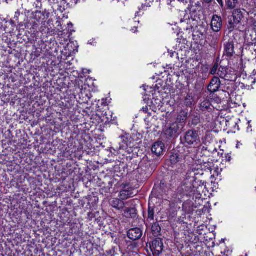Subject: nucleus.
Wrapping results in <instances>:
<instances>
[{
  "instance_id": "obj_7",
  "label": "nucleus",
  "mask_w": 256,
  "mask_h": 256,
  "mask_svg": "<svg viewBox=\"0 0 256 256\" xmlns=\"http://www.w3.org/2000/svg\"><path fill=\"white\" fill-rule=\"evenodd\" d=\"M142 235V230L138 228H131L128 232V237L132 240L140 239Z\"/></svg>"
},
{
  "instance_id": "obj_25",
  "label": "nucleus",
  "mask_w": 256,
  "mask_h": 256,
  "mask_svg": "<svg viewBox=\"0 0 256 256\" xmlns=\"http://www.w3.org/2000/svg\"><path fill=\"white\" fill-rule=\"evenodd\" d=\"M170 160L172 164H176L180 161V158L178 154H174L170 157Z\"/></svg>"
},
{
  "instance_id": "obj_32",
  "label": "nucleus",
  "mask_w": 256,
  "mask_h": 256,
  "mask_svg": "<svg viewBox=\"0 0 256 256\" xmlns=\"http://www.w3.org/2000/svg\"><path fill=\"white\" fill-rule=\"evenodd\" d=\"M218 4L222 6H223V2L222 0H216Z\"/></svg>"
},
{
  "instance_id": "obj_8",
  "label": "nucleus",
  "mask_w": 256,
  "mask_h": 256,
  "mask_svg": "<svg viewBox=\"0 0 256 256\" xmlns=\"http://www.w3.org/2000/svg\"><path fill=\"white\" fill-rule=\"evenodd\" d=\"M220 85V81L218 77H214L208 86V90L212 93L217 92Z\"/></svg>"
},
{
  "instance_id": "obj_12",
  "label": "nucleus",
  "mask_w": 256,
  "mask_h": 256,
  "mask_svg": "<svg viewBox=\"0 0 256 256\" xmlns=\"http://www.w3.org/2000/svg\"><path fill=\"white\" fill-rule=\"evenodd\" d=\"M194 203L190 200H187L182 204V210L186 214H192L194 211Z\"/></svg>"
},
{
  "instance_id": "obj_35",
  "label": "nucleus",
  "mask_w": 256,
  "mask_h": 256,
  "mask_svg": "<svg viewBox=\"0 0 256 256\" xmlns=\"http://www.w3.org/2000/svg\"><path fill=\"white\" fill-rule=\"evenodd\" d=\"M206 2L209 3L211 2L212 0H204Z\"/></svg>"
},
{
  "instance_id": "obj_2",
  "label": "nucleus",
  "mask_w": 256,
  "mask_h": 256,
  "mask_svg": "<svg viewBox=\"0 0 256 256\" xmlns=\"http://www.w3.org/2000/svg\"><path fill=\"white\" fill-rule=\"evenodd\" d=\"M242 11L244 10L236 9L233 11L232 14L229 18L228 21V28L230 31L238 28V25L241 24V21L244 18Z\"/></svg>"
},
{
  "instance_id": "obj_6",
  "label": "nucleus",
  "mask_w": 256,
  "mask_h": 256,
  "mask_svg": "<svg viewBox=\"0 0 256 256\" xmlns=\"http://www.w3.org/2000/svg\"><path fill=\"white\" fill-rule=\"evenodd\" d=\"M222 19L220 16L214 14L211 20V28L215 32H218L222 28Z\"/></svg>"
},
{
  "instance_id": "obj_3",
  "label": "nucleus",
  "mask_w": 256,
  "mask_h": 256,
  "mask_svg": "<svg viewBox=\"0 0 256 256\" xmlns=\"http://www.w3.org/2000/svg\"><path fill=\"white\" fill-rule=\"evenodd\" d=\"M185 142L188 145L198 144L200 140L198 132L195 130H190L186 132L184 136Z\"/></svg>"
},
{
  "instance_id": "obj_13",
  "label": "nucleus",
  "mask_w": 256,
  "mask_h": 256,
  "mask_svg": "<svg viewBox=\"0 0 256 256\" xmlns=\"http://www.w3.org/2000/svg\"><path fill=\"white\" fill-rule=\"evenodd\" d=\"M224 51L229 56L233 55L234 53V44L232 42H228L224 44Z\"/></svg>"
},
{
  "instance_id": "obj_33",
  "label": "nucleus",
  "mask_w": 256,
  "mask_h": 256,
  "mask_svg": "<svg viewBox=\"0 0 256 256\" xmlns=\"http://www.w3.org/2000/svg\"><path fill=\"white\" fill-rule=\"evenodd\" d=\"M132 30L134 32H136L137 31V28L136 27H134V28H132Z\"/></svg>"
},
{
  "instance_id": "obj_19",
  "label": "nucleus",
  "mask_w": 256,
  "mask_h": 256,
  "mask_svg": "<svg viewBox=\"0 0 256 256\" xmlns=\"http://www.w3.org/2000/svg\"><path fill=\"white\" fill-rule=\"evenodd\" d=\"M228 69L224 67L220 66L216 74L220 78L224 79L228 72Z\"/></svg>"
},
{
  "instance_id": "obj_26",
  "label": "nucleus",
  "mask_w": 256,
  "mask_h": 256,
  "mask_svg": "<svg viewBox=\"0 0 256 256\" xmlns=\"http://www.w3.org/2000/svg\"><path fill=\"white\" fill-rule=\"evenodd\" d=\"M152 2L149 1L148 2H146L145 4H142V6L139 8L140 10H147V8L150 7L151 6Z\"/></svg>"
},
{
  "instance_id": "obj_16",
  "label": "nucleus",
  "mask_w": 256,
  "mask_h": 256,
  "mask_svg": "<svg viewBox=\"0 0 256 256\" xmlns=\"http://www.w3.org/2000/svg\"><path fill=\"white\" fill-rule=\"evenodd\" d=\"M124 216L127 218H134L136 216V210L133 208H127L124 211Z\"/></svg>"
},
{
  "instance_id": "obj_11",
  "label": "nucleus",
  "mask_w": 256,
  "mask_h": 256,
  "mask_svg": "<svg viewBox=\"0 0 256 256\" xmlns=\"http://www.w3.org/2000/svg\"><path fill=\"white\" fill-rule=\"evenodd\" d=\"M132 191L133 190L132 188L120 191L119 194L120 199L122 200H124L130 198L134 196Z\"/></svg>"
},
{
  "instance_id": "obj_37",
  "label": "nucleus",
  "mask_w": 256,
  "mask_h": 256,
  "mask_svg": "<svg viewBox=\"0 0 256 256\" xmlns=\"http://www.w3.org/2000/svg\"><path fill=\"white\" fill-rule=\"evenodd\" d=\"M215 43H216V42H214V43H212V44H210V45H211V46H212V45H214V44H215Z\"/></svg>"
},
{
  "instance_id": "obj_20",
  "label": "nucleus",
  "mask_w": 256,
  "mask_h": 256,
  "mask_svg": "<svg viewBox=\"0 0 256 256\" xmlns=\"http://www.w3.org/2000/svg\"><path fill=\"white\" fill-rule=\"evenodd\" d=\"M187 116V112H184V110H181L178 116H177V121L178 123H182L184 122L186 119Z\"/></svg>"
},
{
  "instance_id": "obj_15",
  "label": "nucleus",
  "mask_w": 256,
  "mask_h": 256,
  "mask_svg": "<svg viewBox=\"0 0 256 256\" xmlns=\"http://www.w3.org/2000/svg\"><path fill=\"white\" fill-rule=\"evenodd\" d=\"M228 72L224 78L225 80L228 81H234L236 80V76L235 72L232 70H228Z\"/></svg>"
},
{
  "instance_id": "obj_4",
  "label": "nucleus",
  "mask_w": 256,
  "mask_h": 256,
  "mask_svg": "<svg viewBox=\"0 0 256 256\" xmlns=\"http://www.w3.org/2000/svg\"><path fill=\"white\" fill-rule=\"evenodd\" d=\"M180 131V124L178 122H174L166 129L164 134L167 138H175L178 134Z\"/></svg>"
},
{
  "instance_id": "obj_1",
  "label": "nucleus",
  "mask_w": 256,
  "mask_h": 256,
  "mask_svg": "<svg viewBox=\"0 0 256 256\" xmlns=\"http://www.w3.org/2000/svg\"><path fill=\"white\" fill-rule=\"evenodd\" d=\"M194 174L193 172L187 174L186 178L181 186V190L184 195L191 196L200 192L198 189L200 185L198 186V182L196 181Z\"/></svg>"
},
{
  "instance_id": "obj_27",
  "label": "nucleus",
  "mask_w": 256,
  "mask_h": 256,
  "mask_svg": "<svg viewBox=\"0 0 256 256\" xmlns=\"http://www.w3.org/2000/svg\"><path fill=\"white\" fill-rule=\"evenodd\" d=\"M47 25H48V26H46L48 30H53L54 28V24H53V21L52 20H48L47 22Z\"/></svg>"
},
{
  "instance_id": "obj_30",
  "label": "nucleus",
  "mask_w": 256,
  "mask_h": 256,
  "mask_svg": "<svg viewBox=\"0 0 256 256\" xmlns=\"http://www.w3.org/2000/svg\"><path fill=\"white\" fill-rule=\"evenodd\" d=\"M248 126L247 128V132H252V125L250 124V121H248Z\"/></svg>"
},
{
  "instance_id": "obj_24",
  "label": "nucleus",
  "mask_w": 256,
  "mask_h": 256,
  "mask_svg": "<svg viewBox=\"0 0 256 256\" xmlns=\"http://www.w3.org/2000/svg\"><path fill=\"white\" fill-rule=\"evenodd\" d=\"M43 17H44V14L41 12L37 11L34 14V18L37 22H40Z\"/></svg>"
},
{
  "instance_id": "obj_36",
  "label": "nucleus",
  "mask_w": 256,
  "mask_h": 256,
  "mask_svg": "<svg viewBox=\"0 0 256 256\" xmlns=\"http://www.w3.org/2000/svg\"><path fill=\"white\" fill-rule=\"evenodd\" d=\"M254 74H256V70H254L253 72Z\"/></svg>"
},
{
  "instance_id": "obj_18",
  "label": "nucleus",
  "mask_w": 256,
  "mask_h": 256,
  "mask_svg": "<svg viewBox=\"0 0 256 256\" xmlns=\"http://www.w3.org/2000/svg\"><path fill=\"white\" fill-rule=\"evenodd\" d=\"M211 104L210 100H204L200 104V108L202 111L210 109Z\"/></svg>"
},
{
  "instance_id": "obj_31",
  "label": "nucleus",
  "mask_w": 256,
  "mask_h": 256,
  "mask_svg": "<svg viewBox=\"0 0 256 256\" xmlns=\"http://www.w3.org/2000/svg\"><path fill=\"white\" fill-rule=\"evenodd\" d=\"M144 113H147L148 111V106H146V107H144L142 110Z\"/></svg>"
},
{
  "instance_id": "obj_28",
  "label": "nucleus",
  "mask_w": 256,
  "mask_h": 256,
  "mask_svg": "<svg viewBox=\"0 0 256 256\" xmlns=\"http://www.w3.org/2000/svg\"><path fill=\"white\" fill-rule=\"evenodd\" d=\"M218 65L215 64L213 66V68H212V69L211 70V72H210L211 74H215L216 73L217 71L218 70Z\"/></svg>"
},
{
  "instance_id": "obj_17",
  "label": "nucleus",
  "mask_w": 256,
  "mask_h": 256,
  "mask_svg": "<svg viewBox=\"0 0 256 256\" xmlns=\"http://www.w3.org/2000/svg\"><path fill=\"white\" fill-rule=\"evenodd\" d=\"M161 228L158 222H154L152 226V232L154 236L160 235Z\"/></svg>"
},
{
  "instance_id": "obj_34",
  "label": "nucleus",
  "mask_w": 256,
  "mask_h": 256,
  "mask_svg": "<svg viewBox=\"0 0 256 256\" xmlns=\"http://www.w3.org/2000/svg\"><path fill=\"white\" fill-rule=\"evenodd\" d=\"M118 2H124L126 1V0H117Z\"/></svg>"
},
{
  "instance_id": "obj_14",
  "label": "nucleus",
  "mask_w": 256,
  "mask_h": 256,
  "mask_svg": "<svg viewBox=\"0 0 256 256\" xmlns=\"http://www.w3.org/2000/svg\"><path fill=\"white\" fill-rule=\"evenodd\" d=\"M80 98H82L83 102H88L91 98V94L90 92L86 90V88H82L79 94Z\"/></svg>"
},
{
  "instance_id": "obj_10",
  "label": "nucleus",
  "mask_w": 256,
  "mask_h": 256,
  "mask_svg": "<svg viewBox=\"0 0 256 256\" xmlns=\"http://www.w3.org/2000/svg\"><path fill=\"white\" fill-rule=\"evenodd\" d=\"M110 204L117 210H121L124 208L125 204L124 202L118 198H112L110 200Z\"/></svg>"
},
{
  "instance_id": "obj_9",
  "label": "nucleus",
  "mask_w": 256,
  "mask_h": 256,
  "mask_svg": "<svg viewBox=\"0 0 256 256\" xmlns=\"http://www.w3.org/2000/svg\"><path fill=\"white\" fill-rule=\"evenodd\" d=\"M164 144L162 142H157L154 144L152 148V152L156 156H160L164 152Z\"/></svg>"
},
{
  "instance_id": "obj_22",
  "label": "nucleus",
  "mask_w": 256,
  "mask_h": 256,
  "mask_svg": "<svg viewBox=\"0 0 256 256\" xmlns=\"http://www.w3.org/2000/svg\"><path fill=\"white\" fill-rule=\"evenodd\" d=\"M238 3V0H226V6L230 9L234 8Z\"/></svg>"
},
{
  "instance_id": "obj_21",
  "label": "nucleus",
  "mask_w": 256,
  "mask_h": 256,
  "mask_svg": "<svg viewBox=\"0 0 256 256\" xmlns=\"http://www.w3.org/2000/svg\"><path fill=\"white\" fill-rule=\"evenodd\" d=\"M154 207H148V216L147 221H152L154 220Z\"/></svg>"
},
{
  "instance_id": "obj_29",
  "label": "nucleus",
  "mask_w": 256,
  "mask_h": 256,
  "mask_svg": "<svg viewBox=\"0 0 256 256\" xmlns=\"http://www.w3.org/2000/svg\"><path fill=\"white\" fill-rule=\"evenodd\" d=\"M250 48L252 51L254 50L256 54V42L252 44L250 46Z\"/></svg>"
},
{
  "instance_id": "obj_23",
  "label": "nucleus",
  "mask_w": 256,
  "mask_h": 256,
  "mask_svg": "<svg viewBox=\"0 0 256 256\" xmlns=\"http://www.w3.org/2000/svg\"><path fill=\"white\" fill-rule=\"evenodd\" d=\"M194 102V99L192 96L188 94L184 99V104L188 106H191Z\"/></svg>"
},
{
  "instance_id": "obj_5",
  "label": "nucleus",
  "mask_w": 256,
  "mask_h": 256,
  "mask_svg": "<svg viewBox=\"0 0 256 256\" xmlns=\"http://www.w3.org/2000/svg\"><path fill=\"white\" fill-rule=\"evenodd\" d=\"M164 244L160 238H156L154 240L150 246V248L154 254L159 255L163 250Z\"/></svg>"
}]
</instances>
